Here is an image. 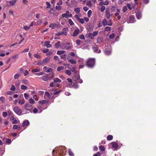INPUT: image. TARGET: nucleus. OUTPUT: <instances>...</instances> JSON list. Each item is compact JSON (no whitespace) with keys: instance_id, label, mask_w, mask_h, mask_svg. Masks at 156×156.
I'll return each mask as SVG.
<instances>
[{"instance_id":"nucleus-1","label":"nucleus","mask_w":156,"mask_h":156,"mask_svg":"<svg viewBox=\"0 0 156 156\" xmlns=\"http://www.w3.org/2000/svg\"><path fill=\"white\" fill-rule=\"evenodd\" d=\"M95 60L94 58H89L87 61L86 65L89 68L93 67L95 65Z\"/></svg>"},{"instance_id":"nucleus-2","label":"nucleus","mask_w":156,"mask_h":156,"mask_svg":"<svg viewBox=\"0 0 156 156\" xmlns=\"http://www.w3.org/2000/svg\"><path fill=\"white\" fill-rule=\"evenodd\" d=\"M13 110L17 115H20L22 112V110L18 106H16L13 108Z\"/></svg>"},{"instance_id":"nucleus-3","label":"nucleus","mask_w":156,"mask_h":156,"mask_svg":"<svg viewBox=\"0 0 156 156\" xmlns=\"http://www.w3.org/2000/svg\"><path fill=\"white\" fill-rule=\"evenodd\" d=\"M53 97L52 94L51 93H49L48 92L46 91L45 92L44 98L45 99H52Z\"/></svg>"},{"instance_id":"nucleus-4","label":"nucleus","mask_w":156,"mask_h":156,"mask_svg":"<svg viewBox=\"0 0 156 156\" xmlns=\"http://www.w3.org/2000/svg\"><path fill=\"white\" fill-rule=\"evenodd\" d=\"M24 108L26 110L29 111L31 112V110L33 108V107L32 105H30L29 103H27L25 105Z\"/></svg>"},{"instance_id":"nucleus-5","label":"nucleus","mask_w":156,"mask_h":156,"mask_svg":"<svg viewBox=\"0 0 156 156\" xmlns=\"http://www.w3.org/2000/svg\"><path fill=\"white\" fill-rule=\"evenodd\" d=\"M72 16L71 14H69V12L68 11H66V13H63L62 15V17L66 18H68L69 17H71Z\"/></svg>"},{"instance_id":"nucleus-6","label":"nucleus","mask_w":156,"mask_h":156,"mask_svg":"<svg viewBox=\"0 0 156 156\" xmlns=\"http://www.w3.org/2000/svg\"><path fill=\"white\" fill-rule=\"evenodd\" d=\"M61 48L62 49L68 50L72 48V47L70 46H67L66 44L63 43L61 44Z\"/></svg>"},{"instance_id":"nucleus-7","label":"nucleus","mask_w":156,"mask_h":156,"mask_svg":"<svg viewBox=\"0 0 156 156\" xmlns=\"http://www.w3.org/2000/svg\"><path fill=\"white\" fill-rule=\"evenodd\" d=\"M29 124V122L27 120H25L23 122L22 126L25 129Z\"/></svg>"},{"instance_id":"nucleus-8","label":"nucleus","mask_w":156,"mask_h":156,"mask_svg":"<svg viewBox=\"0 0 156 156\" xmlns=\"http://www.w3.org/2000/svg\"><path fill=\"white\" fill-rule=\"evenodd\" d=\"M112 16V15L110 14L108 11V10H107V9L105 11V17L108 19L110 18Z\"/></svg>"},{"instance_id":"nucleus-9","label":"nucleus","mask_w":156,"mask_h":156,"mask_svg":"<svg viewBox=\"0 0 156 156\" xmlns=\"http://www.w3.org/2000/svg\"><path fill=\"white\" fill-rule=\"evenodd\" d=\"M41 78L44 81H47L50 79V77L47 75L43 76Z\"/></svg>"},{"instance_id":"nucleus-10","label":"nucleus","mask_w":156,"mask_h":156,"mask_svg":"<svg viewBox=\"0 0 156 156\" xmlns=\"http://www.w3.org/2000/svg\"><path fill=\"white\" fill-rule=\"evenodd\" d=\"M72 78L74 81L76 82L80 78V76L78 74H76L73 76Z\"/></svg>"},{"instance_id":"nucleus-11","label":"nucleus","mask_w":156,"mask_h":156,"mask_svg":"<svg viewBox=\"0 0 156 156\" xmlns=\"http://www.w3.org/2000/svg\"><path fill=\"white\" fill-rule=\"evenodd\" d=\"M112 145V147L115 149H117L118 147L119 146L118 144L115 142H113L111 143Z\"/></svg>"},{"instance_id":"nucleus-12","label":"nucleus","mask_w":156,"mask_h":156,"mask_svg":"<svg viewBox=\"0 0 156 156\" xmlns=\"http://www.w3.org/2000/svg\"><path fill=\"white\" fill-rule=\"evenodd\" d=\"M93 49L95 52L99 53L101 52V51L97 47H93Z\"/></svg>"},{"instance_id":"nucleus-13","label":"nucleus","mask_w":156,"mask_h":156,"mask_svg":"<svg viewBox=\"0 0 156 156\" xmlns=\"http://www.w3.org/2000/svg\"><path fill=\"white\" fill-rule=\"evenodd\" d=\"M50 41H46L45 42V44L44 46H46L47 48H49L51 47L52 45L51 44H50Z\"/></svg>"},{"instance_id":"nucleus-14","label":"nucleus","mask_w":156,"mask_h":156,"mask_svg":"<svg viewBox=\"0 0 156 156\" xmlns=\"http://www.w3.org/2000/svg\"><path fill=\"white\" fill-rule=\"evenodd\" d=\"M50 58H51L50 57H47L45 58V59H44L42 62L41 64H44L45 63L47 62L50 60ZM40 64H41V63Z\"/></svg>"},{"instance_id":"nucleus-15","label":"nucleus","mask_w":156,"mask_h":156,"mask_svg":"<svg viewBox=\"0 0 156 156\" xmlns=\"http://www.w3.org/2000/svg\"><path fill=\"white\" fill-rule=\"evenodd\" d=\"M68 30V28H64L62 30V33H63V34L66 35L67 34V31Z\"/></svg>"},{"instance_id":"nucleus-16","label":"nucleus","mask_w":156,"mask_h":156,"mask_svg":"<svg viewBox=\"0 0 156 156\" xmlns=\"http://www.w3.org/2000/svg\"><path fill=\"white\" fill-rule=\"evenodd\" d=\"M79 32L80 30L78 29L76 30H74V32L73 33V37L76 36V35H77L79 34Z\"/></svg>"},{"instance_id":"nucleus-17","label":"nucleus","mask_w":156,"mask_h":156,"mask_svg":"<svg viewBox=\"0 0 156 156\" xmlns=\"http://www.w3.org/2000/svg\"><path fill=\"white\" fill-rule=\"evenodd\" d=\"M102 23L104 26L108 25V21L106 19H104L102 20Z\"/></svg>"},{"instance_id":"nucleus-18","label":"nucleus","mask_w":156,"mask_h":156,"mask_svg":"<svg viewBox=\"0 0 156 156\" xmlns=\"http://www.w3.org/2000/svg\"><path fill=\"white\" fill-rule=\"evenodd\" d=\"M67 59L69 62L72 64H76V61L73 59H69L68 58H67Z\"/></svg>"},{"instance_id":"nucleus-19","label":"nucleus","mask_w":156,"mask_h":156,"mask_svg":"<svg viewBox=\"0 0 156 156\" xmlns=\"http://www.w3.org/2000/svg\"><path fill=\"white\" fill-rule=\"evenodd\" d=\"M136 16L137 19H140L141 17V12H138L136 14Z\"/></svg>"},{"instance_id":"nucleus-20","label":"nucleus","mask_w":156,"mask_h":156,"mask_svg":"<svg viewBox=\"0 0 156 156\" xmlns=\"http://www.w3.org/2000/svg\"><path fill=\"white\" fill-rule=\"evenodd\" d=\"M23 83L25 85H28L29 84V81L26 79H23L22 80Z\"/></svg>"},{"instance_id":"nucleus-21","label":"nucleus","mask_w":156,"mask_h":156,"mask_svg":"<svg viewBox=\"0 0 156 156\" xmlns=\"http://www.w3.org/2000/svg\"><path fill=\"white\" fill-rule=\"evenodd\" d=\"M103 38L101 37H98L97 38V42L98 43L100 44L102 42Z\"/></svg>"},{"instance_id":"nucleus-22","label":"nucleus","mask_w":156,"mask_h":156,"mask_svg":"<svg viewBox=\"0 0 156 156\" xmlns=\"http://www.w3.org/2000/svg\"><path fill=\"white\" fill-rule=\"evenodd\" d=\"M54 82L55 83H60L61 82V80L58 78H55L54 79Z\"/></svg>"},{"instance_id":"nucleus-23","label":"nucleus","mask_w":156,"mask_h":156,"mask_svg":"<svg viewBox=\"0 0 156 156\" xmlns=\"http://www.w3.org/2000/svg\"><path fill=\"white\" fill-rule=\"evenodd\" d=\"M65 52L64 51H57V54L58 55H61L64 54Z\"/></svg>"},{"instance_id":"nucleus-24","label":"nucleus","mask_w":156,"mask_h":156,"mask_svg":"<svg viewBox=\"0 0 156 156\" xmlns=\"http://www.w3.org/2000/svg\"><path fill=\"white\" fill-rule=\"evenodd\" d=\"M56 24L55 23H51L49 25V27H51L52 29H53L55 28V27L56 26Z\"/></svg>"},{"instance_id":"nucleus-25","label":"nucleus","mask_w":156,"mask_h":156,"mask_svg":"<svg viewBox=\"0 0 156 156\" xmlns=\"http://www.w3.org/2000/svg\"><path fill=\"white\" fill-rule=\"evenodd\" d=\"M74 11L76 13H79L80 12V8L79 7L75 8L74 9Z\"/></svg>"},{"instance_id":"nucleus-26","label":"nucleus","mask_w":156,"mask_h":156,"mask_svg":"<svg viewBox=\"0 0 156 156\" xmlns=\"http://www.w3.org/2000/svg\"><path fill=\"white\" fill-rule=\"evenodd\" d=\"M55 46L56 48H59L60 46V42L59 41H58V42L55 44Z\"/></svg>"},{"instance_id":"nucleus-27","label":"nucleus","mask_w":156,"mask_h":156,"mask_svg":"<svg viewBox=\"0 0 156 156\" xmlns=\"http://www.w3.org/2000/svg\"><path fill=\"white\" fill-rule=\"evenodd\" d=\"M19 58V55L17 54H15L14 55H13L12 58L14 59L15 60H16L17 59H18Z\"/></svg>"},{"instance_id":"nucleus-28","label":"nucleus","mask_w":156,"mask_h":156,"mask_svg":"<svg viewBox=\"0 0 156 156\" xmlns=\"http://www.w3.org/2000/svg\"><path fill=\"white\" fill-rule=\"evenodd\" d=\"M27 87L24 85H21V89L22 90H26L27 89Z\"/></svg>"},{"instance_id":"nucleus-29","label":"nucleus","mask_w":156,"mask_h":156,"mask_svg":"<svg viewBox=\"0 0 156 156\" xmlns=\"http://www.w3.org/2000/svg\"><path fill=\"white\" fill-rule=\"evenodd\" d=\"M23 28L26 30H28L30 29V27L29 26H26L23 25Z\"/></svg>"},{"instance_id":"nucleus-30","label":"nucleus","mask_w":156,"mask_h":156,"mask_svg":"<svg viewBox=\"0 0 156 156\" xmlns=\"http://www.w3.org/2000/svg\"><path fill=\"white\" fill-rule=\"evenodd\" d=\"M40 71V70L37 68L34 69H32L31 70V72L32 73H37Z\"/></svg>"},{"instance_id":"nucleus-31","label":"nucleus","mask_w":156,"mask_h":156,"mask_svg":"<svg viewBox=\"0 0 156 156\" xmlns=\"http://www.w3.org/2000/svg\"><path fill=\"white\" fill-rule=\"evenodd\" d=\"M116 9V7L114 6H112L111 9V12H114Z\"/></svg>"},{"instance_id":"nucleus-32","label":"nucleus","mask_w":156,"mask_h":156,"mask_svg":"<svg viewBox=\"0 0 156 156\" xmlns=\"http://www.w3.org/2000/svg\"><path fill=\"white\" fill-rule=\"evenodd\" d=\"M105 53L106 55H109L111 54V52L110 51L108 50H107L106 49H105Z\"/></svg>"},{"instance_id":"nucleus-33","label":"nucleus","mask_w":156,"mask_h":156,"mask_svg":"<svg viewBox=\"0 0 156 156\" xmlns=\"http://www.w3.org/2000/svg\"><path fill=\"white\" fill-rule=\"evenodd\" d=\"M16 0H12V1L9 2L10 4L11 5H14L16 2Z\"/></svg>"},{"instance_id":"nucleus-34","label":"nucleus","mask_w":156,"mask_h":156,"mask_svg":"<svg viewBox=\"0 0 156 156\" xmlns=\"http://www.w3.org/2000/svg\"><path fill=\"white\" fill-rule=\"evenodd\" d=\"M25 103V100L23 99L22 100H20L19 101V103L20 105L24 104Z\"/></svg>"},{"instance_id":"nucleus-35","label":"nucleus","mask_w":156,"mask_h":156,"mask_svg":"<svg viewBox=\"0 0 156 156\" xmlns=\"http://www.w3.org/2000/svg\"><path fill=\"white\" fill-rule=\"evenodd\" d=\"M68 152L70 156H74V154L70 149H69Z\"/></svg>"},{"instance_id":"nucleus-36","label":"nucleus","mask_w":156,"mask_h":156,"mask_svg":"<svg viewBox=\"0 0 156 156\" xmlns=\"http://www.w3.org/2000/svg\"><path fill=\"white\" fill-rule=\"evenodd\" d=\"M99 149L101 151H103L105 150V147L102 145H101V146H99Z\"/></svg>"},{"instance_id":"nucleus-37","label":"nucleus","mask_w":156,"mask_h":156,"mask_svg":"<svg viewBox=\"0 0 156 156\" xmlns=\"http://www.w3.org/2000/svg\"><path fill=\"white\" fill-rule=\"evenodd\" d=\"M20 76V74L19 73H17L14 75V78L16 79L18 78Z\"/></svg>"},{"instance_id":"nucleus-38","label":"nucleus","mask_w":156,"mask_h":156,"mask_svg":"<svg viewBox=\"0 0 156 156\" xmlns=\"http://www.w3.org/2000/svg\"><path fill=\"white\" fill-rule=\"evenodd\" d=\"M29 101L30 103L31 104H34L35 102V101L32 98H30Z\"/></svg>"},{"instance_id":"nucleus-39","label":"nucleus","mask_w":156,"mask_h":156,"mask_svg":"<svg viewBox=\"0 0 156 156\" xmlns=\"http://www.w3.org/2000/svg\"><path fill=\"white\" fill-rule=\"evenodd\" d=\"M111 30V27H108V26H107V27H105V31H110Z\"/></svg>"},{"instance_id":"nucleus-40","label":"nucleus","mask_w":156,"mask_h":156,"mask_svg":"<svg viewBox=\"0 0 156 156\" xmlns=\"http://www.w3.org/2000/svg\"><path fill=\"white\" fill-rule=\"evenodd\" d=\"M64 69V67L63 66H58L57 69V70L58 71H60L62 69Z\"/></svg>"},{"instance_id":"nucleus-41","label":"nucleus","mask_w":156,"mask_h":156,"mask_svg":"<svg viewBox=\"0 0 156 156\" xmlns=\"http://www.w3.org/2000/svg\"><path fill=\"white\" fill-rule=\"evenodd\" d=\"M2 115L4 117H6L8 115V114L7 112H2Z\"/></svg>"},{"instance_id":"nucleus-42","label":"nucleus","mask_w":156,"mask_h":156,"mask_svg":"<svg viewBox=\"0 0 156 156\" xmlns=\"http://www.w3.org/2000/svg\"><path fill=\"white\" fill-rule=\"evenodd\" d=\"M47 102V101L46 100H43L42 101H39L38 103L39 104H44Z\"/></svg>"},{"instance_id":"nucleus-43","label":"nucleus","mask_w":156,"mask_h":156,"mask_svg":"<svg viewBox=\"0 0 156 156\" xmlns=\"http://www.w3.org/2000/svg\"><path fill=\"white\" fill-rule=\"evenodd\" d=\"M105 9V7L104 6H102L100 8V10L101 12H103Z\"/></svg>"},{"instance_id":"nucleus-44","label":"nucleus","mask_w":156,"mask_h":156,"mask_svg":"<svg viewBox=\"0 0 156 156\" xmlns=\"http://www.w3.org/2000/svg\"><path fill=\"white\" fill-rule=\"evenodd\" d=\"M65 73L67 75H70L71 74V71L69 70H67L65 71Z\"/></svg>"},{"instance_id":"nucleus-45","label":"nucleus","mask_w":156,"mask_h":156,"mask_svg":"<svg viewBox=\"0 0 156 156\" xmlns=\"http://www.w3.org/2000/svg\"><path fill=\"white\" fill-rule=\"evenodd\" d=\"M66 54L62 55L61 56V58L65 60L66 59Z\"/></svg>"},{"instance_id":"nucleus-46","label":"nucleus","mask_w":156,"mask_h":156,"mask_svg":"<svg viewBox=\"0 0 156 156\" xmlns=\"http://www.w3.org/2000/svg\"><path fill=\"white\" fill-rule=\"evenodd\" d=\"M76 68L75 67H73L71 69V71L73 72H74L75 73H77V71L76 70Z\"/></svg>"},{"instance_id":"nucleus-47","label":"nucleus","mask_w":156,"mask_h":156,"mask_svg":"<svg viewBox=\"0 0 156 156\" xmlns=\"http://www.w3.org/2000/svg\"><path fill=\"white\" fill-rule=\"evenodd\" d=\"M104 5H107L109 4V2L108 0H106L103 2Z\"/></svg>"},{"instance_id":"nucleus-48","label":"nucleus","mask_w":156,"mask_h":156,"mask_svg":"<svg viewBox=\"0 0 156 156\" xmlns=\"http://www.w3.org/2000/svg\"><path fill=\"white\" fill-rule=\"evenodd\" d=\"M68 22L71 25H73L74 24V23L71 19H69L68 20Z\"/></svg>"},{"instance_id":"nucleus-49","label":"nucleus","mask_w":156,"mask_h":156,"mask_svg":"<svg viewBox=\"0 0 156 156\" xmlns=\"http://www.w3.org/2000/svg\"><path fill=\"white\" fill-rule=\"evenodd\" d=\"M12 123L13 124L18 123V121L16 118H15L12 121Z\"/></svg>"},{"instance_id":"nucleus-50","label":"nucleus","mask_w":156,"mask_h":156,"mask_svg":"<svg viewBox=\"0 0 156 156\" xmlns=\"http://www.w3.org/2000/svg\"><path fill=\"white\" fill-rule=\"evenodd\" d=\"M129 19L130 20V21H131V22L132 23L133 22V20H134L135 18L133 16H130Z\"/></svg>"},{"instance_id":"nucleus-51","label":"nucleus","mask_w":156,"mask_h":156,"mask_svg":"<svg viewBox=\"0 0 156 156\" xmlns=\"http://www.w3.org/2000/svg\"><path fill=\"white\" fill-rule=\"evenodd\" d=\"M108 25L109 26H111L112 25V20H109L108 22Z\"/></svg>"},{"instance_id":"nucleus-52","label":"nucleus","mask_w":156,"mask_h":156,"mask_svg":"<svg viewBox=\"0 0 156 156\" xmlns=\"http://www.w3.org/2000/svg\"><path fill=\"white\" fill-rule=\"evenodd\" d=\"M90 39H93L94 37L93 34L91 33H90L88 35Z\"/></svg>"},{"instance_id":"nucleus-53","label":"nucleus","mask_w":156,"mask_h":156,"mask_svg":"<svg viewBox=\"0 0 156 156\" xmlns=\"http://www.w3.org/2000/svg\"><path fill=\"white\" fill-rule=\"evenodd\" d=\"M126 6L128 9L130 10L132 9V8H133V7L131 6V5L129 3L127 4H126Z\"/></svg>"},{"instance_id":"nucleus-54","label":"nucleus","mask_w":156,"mask_h":156,"mask_svg":"<svg viewBox=\"0 0 156 156\" xmlns=\"http://www.w3.org/2000/svg\"><path fill=\"white\" fill-rule=\"evenodd\" d=\"M92 13V11L91 10H89L87 12V15L88 17H90L91 16Z\"/></svg>"},{"instance_id":"nucleus-55","label":"nucleus","mask_w":156,"mask_h":156,"mask_svg":"<svg viewBox=\"0 0 156 156\" xmlns=\"http://www.w3.org/2000/svg\"><path fill=\"white\" fill-rule=\"evenodd\" d=\"M46 4L47 5V6L46 7V8L47 9L51 7V5L49 2H46Z\"/></svg>"},{"instance_id":"nucleus-56","label":"nucleus","mask_w":156,"mask_h":156,"mask_svg":"<svg viewBox=\"0 0 156 156\" xmlns=\"http://www.w3.org/2000/svg\"><path fill=\"white\" fill-rule=\"evenodd\" d=\"M55 74L53 73H51L50 74V76H49L50 77V79H51L54 76Z\"/></svg>"},{"instance_id":"nucleus-57","label":"nucleus","mask_w":156,"mask_h":156,"mask_svg":"<svg viewBox=\"0 0 156 156\" xmlns=\"http://www.w3.org/2000/svg\"><path fill=\"white\" fill-rule=\"evenodd\" d=\"M86 4L89 7H91L92 5L91 2L90 1H87Z\"/></svg>"},{"instance_id":"nucleus-58","label":"nucleus","mask_w":156,"mask_h":156,"mask_svg":"<svg viewBox=\"0 0 156 156\" xmlns=\"http://www.w3.org/2000/svg\"><path fill=\"white\" fill-rule=\"evenodd\" d=\"M79 37L80 39H82L83 40H85V38L84 37V36L83 34H81L79 36Z\"/></svg>"},{"instance_id":"nucleus-59","label":"nucleus","mask_w":156,"mask_h":156,"mask_svg":"<svg viewBox=\"0 0 156 156\" xmlns=\"http://www.w3.org/2000/svg\"><path fill=\"white\" fill-rule=\"evenodd\" d=\"M127 8L126 6H125L123 8L122 11L123 12H125L127 10Z\"/></svg>"},{"instance_id":"nucleus-60","label":"nucleus","mask_w":156,"mask_h":156,"mask_svg":"<svg viewBox=\"0 0 156 156\" xmlns=\"http://www.w3.org/2000/svg\"><path fill=\"white\" fill-rule=\"evenodd\" d=\"M78 21L82 24L83 23H84V20L82 18H80Z\"/></svg>"},{"instance_id":"nucleus-61","label":"nucleus","mask_w":156,"mask_h":156,"mask_svg":"<svg viewBox=\"0 0 156 156\" xmlns=\"http://www.w3.org/2000/svg\"><path fill=\"white\" fill-rule=\"evenodd\" d=\"M55 9L57 10H60L62 9V7L61 6H55Z\"/></svg>"},{"instance_id":"nucleus-62","label":"nucleus","mask_w":156,"mask_h":156,"mask_svg":"<svg viewBox=\"0 0 156 156\" xmlns=\"http://www.w3.org/2000/svg\"><path fill=\"white\" fill-rule=\"evenodd\" d=\"M18 128H20V127H18V126L16 125H15L13 126V129H16Z\"/></svg>"},{"instance_id":"nucleus-63","label":"nucleus","mask_w":156,"mask_h":156,"mask_svg":"<svg viewBox=\"0 0 156 156\" xmlns=\"http://www.w3.org/2000/svg\"><path fill=\"white\" fill-rule=\"evenodd\" d=\"M115 36V34H112L109 36V38L110 39L113 38Z\"/></svg>"},{"instance_id":"nucleus-64","label":"nucleus","mask_w":156,"mask_h":156,"mask_svg":"<svg viewBox=\"0 0 156 156\" xmlns=\"http://www.w3.org/2000/svg\"><path fill=\"white\" fill-rule=\"evenodd\" d=\"M101 154L100 152H98L96 154H94L93 156H101Z\"/></svg>"}]
</instances>
